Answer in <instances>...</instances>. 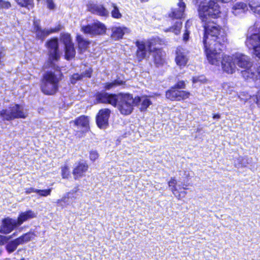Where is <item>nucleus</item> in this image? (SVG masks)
Wrapping results in <instances>:
<instances>
[{"label":"nucleus","mask_w":260,"mask_h":260,"mask_svg":"<svg viewBox=\"0 0 260 260\" xmlns=\"http://www.w3.org/2000/svg\"><path fill=\"white\" fill-rule=\"evenodd\" d=\"M48 58L44 65V69L52 68L55 72L47 71L42 77L41 89L46 95H54L58 90L59 83L61 80L62 74L58 71L59 67L56 64L60 58L58 40L53 38L46 42Z\"/></svg>","instance_id":"f257e3e1"},{"label":"nucleus","mask_w":260,"mask_h":260,"mask_svg":"<svg viewBox=\"0 0 260 260\" xmlns=\"http://www.w3.org/2000/svg\"><path fill=\"white\" fill-rule=\"evenodd\" d=\"M227 41L224 30L213 22L204 26L203 42L208 60L211 64H218L221 57L220 51Z\"/></svg>","instance_id":"f03ea898"},{"label":"nucleus","mask_w":260,"mask_h":260,"mask_svg":"<svg viewBox=\"0 0 260 260\" xmlns=\"http://www.w3.org/2000/svg\"><path fill=\"white\" fill-rule=\"evenodd\" d=\"M140 97L133 98L132 95L128 93H120L117 94L115 105L120 113L124 115H128L132 113L135 106L140 102Z\"/></svg>","instance_id":"7ed1b4c3"},{"label":"nucleus","mask_w":260,"mask_h":260,"mask_svg":"<svg viewBox=\"0 0 260 260\" xmlns=\"http://www.w3.org/2000/svg\"><path fill=\"white\" fill-rule=\"evenodd\" d=\"M220 13L218 4L215 0H210L209 3L201 4L199 8V14L201 19L204 22H209L210 18H216Z\"/></svg>","instance_id":"20e7f679"},{"label":"nucleus","mask_w":260,"mask_h":260,"mask_svg":"<svg viewBox=\"0 0 260 260\" xmlns=\"http://www.w3.org/2000/svg\"><path fill=\"white\" fill-rule=\"evenodd\" d=\"M234 59L236 66L244 69L242 71L243 77L245 79L252 78L254 79L255 76L257 77V71L255 73L252 72L251 67H252V62L250 58L247 55L241 53H237L234 55Z\"/></svg>","instance_id":"39448f33"},{"label":"nucleus","mask_w":260,"mask_h":260,"mask_svg":"<svg viewBox=\"0 0 260 260\" xmlns=\"http://www.w3.org/2000/svg\"><path fill=\"white\" fill-rule=\"evenodd\" d=\"M27 116L23 107L18 104L11 105L0 111V117L3 121H11L15 119L25 118Z\"/></svg>","instance_id":"423d86ee"},{"label":"nucleus","mask_w":260,"mask_h":260,"mask_svg":"<svg viewBox=\"0 0 260 260\" xmlns=\"http://www.w3.org/2000/svg\"><path fill=\"white\" fill-rule=\"evenodd\" d=\"M81 31L85 34L91 37L105 33L106 28L104 24L99 21L81 26Z\"/></svg>","instance_id":"0eeeda50"},{"label":"nucleus","mask_w":260,"mask_h":260,"mask_svg":"<svg viewBox=\"0 0 260 260\" xmlns=\"http://www.w3.org/2000/svg\"><path fill=\"white\" fill-rule=\"evenodd\" d=\"M221 57L220 58V61L218 64H213L214 65L219 66L220 63H221L222 70L224 72L228 74L234 73L236 70V66L234 59V55H223L220 51Z\"/></svg>","instance_id":"6e6552de"},{"label":"nucleus","mask_w":260,"mask_h":260,"mask_svg":"<svg viewBox=\"0 0 260 260\" xmlns=\"http://www.w3.org/2000/svg\"><path fill=\"white\" fill-rule=\"evenodd\" d=\"M135 44L137 47L136 57L139 61H141L145 58L148 54L152 51L151 42L149 41L146 42L137 41Z\"/></svg>","instance_id":"1a4fd4ad"},{"label":"nucleus","mask_w":260,"mask_h":260,"mask_svg":"<svg viewBox=\"0 0 260 260\" xmlns=\"http://www.w3.org/2000/svg\"><path fill=\"white\" fill-rule=\"evenodd\" d=\"M39 21L37 20L34 21V30L36 34L37 38L38 39L44 40L46 37L50 34L56 32L60 30V26H58L54 28L50 29H42L39 25Z\"/></svg>","instance_id":"9d476101"},{"label":"nucleus","mask_w":260,"mask_h":260,"mask_svg":"<svg viewBox=\"0 0 260 260\" xmlns=\"http://www.w3.org/2000/svg\"><path fill=\"white\" fill-rule=\"evenodd\" d=\"M189 95L190 93L189 92L179 90L174 87H172L170 89L167 90L166 93V98L172 101L184 100L188 98Z\"/></svg>","instance_id":"9b49d317"},{"label":"nucleus","mask_w":260,"mask_h":260,"mask_svg":"<svg viewBox=\"0 0 260 260\" xmlns=\"http://www.w3.org/2000/svg\"><path fill=\"white\" fill-rule=\"evenodd\" d=\"M111 113L109 109H103L99 111L96 117V122L100 128H105L108 125V119Z\"/></svg>","instance_id":"f8f14e48"},{"label":"nucleus","mask_w":260,"mask_h":260,"mask_svg":"<svg viewBox=\"0 0 260 260\" xmlns=\"http://www.w3.org/2000/svg\"><path fill=\"white\" fill-rule=\"evenodd\" d=\"M117 94H109L103 91L98 92L95 96L98 103L109 104L113 106L115 105Z\"/></svg>","instance_id":"ddd939ff"},{"label":"nucleus","mask_w":260,"mask_h":260,"mask_svg":"<svg viewBox=\"0 0 260 260\" xmlns=\"http://www.w3.org/2000/svg\"><path fill=\"white\" fill-rule=\"evenodd\" d=\"M16 220L10 218H6L3 220L2 224L0 227V233L4 234L10 233L13 229L17 226Z\"/></svg>","instance_id":"4468645a"},{"label":"nucleus","mask_w":260,"mask_h":260,"mask_svg":"<svg viewBox=\"0 0 260 260\" xmlns=\"http://www.w3.org/2000/svg\"><path fill=\"white\" fill-rule=\"evenodd\" d=\"M248 5L242 1H237L233 3L231 8L232 13L236 16H241L248 11Z\"/></svg>","instance_id":"2eb2a0df"},{"label":"nucleus","mask_w":260,"mask_h":260,"mask_svg":"<svg viewBox=\"0 0 260 260\" xmlns=\"http://www.w3.org/2000/svg\"><path fill=\"white\" fill-rule=\"evenodd\" d=\"M29 240L28 235L25 234L18 238L9 242L6 246V249L8 253H11L14 252L20 244Z\"/></svg>","instance_id":"dca6fc26"},{"label":"nucleus","mask_w":260,"mask_h":260,"mask_svg":"<svg viewBox=\"0 0 260 260\" xmlns=\"http://www.w3.org/2000/svg\"><path fill=\"white\" fill-rule=\"evenodd\" d=\"M188 51L181 47L178 48L176 51L175 61L177 64L180 67H184L188 60Z\"/></svg>","instance_id":"f3484780"},{"label":"nucleus","mask_w":260,"mask_h":260,"mask_svg":"<svg viewBox=\"0 0 260 260\" xmlns=\"http://www.w3.org/2000/svg\"><path fill=\"white\" fill-rule=\"evenodd\" d=\"M88 166L84 161H79L76 164L73 170V174L75 179L82 177L87 171Z\"/></svg>","instance_id":"a211bd4d"},{"label":"nucleus","mask_w":260,"mask_h":260,"mask_svg":"<svg viewBox=\"0 0 260 260\" xmlns=\"http://www.w3.org/2000/svg\"><path fill=\"white\" fill-rule=\"evenodd\" d=\"M87 7L88 10L93 14L104 17L109 15V11L103 5L89 4Z\"/></svg>","instance_id":"6ab92c4d"},{"label":"nucleus","mask_w":260,"mask_h":260,"mask_svg":"<svg viewBox=\"0 0 260 260\" xmlns=\"http://www.w3.org/2000/svg\"><path fill=\"white\" fill-rule=\"evenodd\" d=\"M179 3L177 4V8L173 9L169 16L176 19L181 18L184 15V12L185 8V4L182 2L183 0H178Z\"/></svg>","instance_id":"aec40b11"},{"label":"nucleus","mask_w":260,"mask_h":260,"mask_svg":"<svg viewBox=\"0 0 260 260\" xmlns=\"http://www.w3.org/2000/svg\"><path fill=\"white\" fill-rule=\"evenodd\" d=\"M36 216L37 213H35L34 211L31 210H27L24 212H21L19 214L17 220H16L17 225L20 226L24 222L27 221L28 219L35 218Z\"/></svg>","instance_id":"412c9836"},{"label":"nucleus","mask_w":260,"mask_h":260,"mask_svg":"<svg viewBox=\"0 0 260 260\" xmlns=\"http://www.w3.org/2000/svg\"><path fill=\"white\" fill-rule=\"evenodd\" d=\"M75 194L73 193L69 192L61 199L58 200L56 202L58 206L62 208L69 205L74 199H76Z\"/></svg>","instance_id":"4be33fe9"},{"label":"nucleus","mask_w":260,"mask_h":260,"mask_svg":"<svg viewBox=\"0 0 260 260\" xmlns=\"http://www.w3.org/2000/svg\"><path fill=\"white\" fill-rule=\"evenodd\" d=\"M128 30L126 27H113L112 28V38L115 40L120 39L125 33L128 32Z\"/></svg>","instance_id":"5701e85b"},{"label":"nucleus","mask_w":260,"mask_h":260,"mask_svg":"<svg viewBox=\"0 0 260 260\" xmlns=\"http://www.w3.org/2000/svg\"><path fill=\"white\" fill-rule=\"evenodd\" d=\"M77 41L78 44L79 49L81 52L85 51L90 44V42L84 39L81 35H78L77 36Z\"/></svg>","instance_id":"b1692460"},{"label":"nucleus","mask_w":260,"mask_h":260,"mask_svg":"<svg viewBox=\"0 0 260 260\" xmlns=\"http://www.w3.org/2000/svg\"><path fill=\"white\" fill-rule=\"evenodd\" d=\"M74 124L77 126L87 129L89 125V120L87 116H81L75 120Z\"/></svg>","instance_id":"393cba45"},{"label":"nucleus","mask_w":260,"mask_h":260,"mask_svg":"<svg viewBox=\"0 0 260 260\" xmlns=\"http://www.w3.org/2000/svg\"><path fill=\"white\" fill-rule=\"evenodd\" d=\"M251 162V159L247 157H239L234 159L235 166L237 168L245 167Z\"/></svg>","instance_id":"a878e982"},{"label":"nucleus","mask_w":260,"mask_h":260,"mask_svg":"<svg viewBox=\"0 0 260 260\" xmlns=\"http://www.w3.org/2000/svg\"><path fill=\"white\" fill-rule=\"evenodd\" d=\"M153 56L154 58V63L157 66L163 64L164 62V59L162 57V52L160 50H156L153 52Z\"/></svg>","instance_id":"bb28decb"},{"label":"nucleus","mask_w":260,"mask_h":260,"mask_svg":"<svg viewBox=\"0 0 260 260\" xmlns=\"http://www.w3.org/2000/svg\"><path fill=\"white\" fill-rule=\"evenodd\" d=\"M248 6L254 13L260 15V1L250 0L248 3Z\"/></svg>","instance_id":"cd10ccee"},{"label":"nucleus","mask_w":260,"mask_h":260,"mask_svg":"<svg viewBox=\"0 0 260 260\" xmlns=\"http://www.w3.org/2000/svg\"><path fill=\"white\" fill-rule=\"evenodd\" d=\"M75 54L76 51L74 44L65 46V56L67 59L69 60L73 58Z\"/></svg>","instance_id":"c85d7f7f"},{"label":"nucleus","mask_w":260,"mask_h":260,"mask_svg":"<svg viewBox=\"0 0 260 260\" xmlns=\"http://www.w3.org/2000/svg\"><path fill=\"white\" fill-rule=\"evenodd\" d=\"M124 83L125 82L121 80L116 79L111 82H108L105 83L104 85V88L107 90H110L118 86L123 85Z\"/></svg>","instance_id":"c756f323"},{"label":"nucleus","mask_w":260,"mask_h":260,"mask_svg":"<svg viewBox=\"0 0 260 260\" xmlns=\"http://www.w3.org/2000/svg\"><path fill=\"white\" fill-rule=\"evenodd\" d=\"M182 25V22L180 21H177L175 22L174 25L169 28L166 29L165 31H173L175 35H177L180 32Z\"/></svg>","instance_id":"7c9ffc66"},{"label":"nucleus","mask_w":260,"mask_h":260,"mask_svg":"<svg viewBox=\"0 0 260 260\" xmlns=\"http://www.w3.org/2000/svg\"><path fill=\"white\" fill-rule=\"evenodd\" d=\"M111 6L112 7V10L111 11L112 17L115 19L121 18L122 15L120 12L119 9L117 6L114 3H112Z\"/></svg>","instance_id":"2f4dec72"},{"label":"nucleus","mask_w":260,"mask_h":260,"mask_svg":"<svg viewBox=\"0 0 260 260\" xmlns=\"http://www.w3.org/2000/svg\"><path fill=\"white\" fill-rule=\"evenodd\" d=\"M140 101L138 103L139 104L141 102V107L140 108L141 111H144L152 104L150 100L146 97L140 98Z\"/></svg>","instance_id":"473e14b6"},{"label":"nucleus","mask_w":260,"mask_h":260,"mask_svg":"<svg viewBox=\"0 0 260 260\" xmlns=\"http://www.w3.org/2000/svg\"><path fill=\"white\" fill-rule=\"evenodd\" d=\"M60 40L64 44V46H69L73 43L72 42L71 37L69 34H63L61 35Z\"/></svg>","instance_id":"72a5a7b5"},{"label":"nucleus","mask_w":260,"mask_h":260,"mask_svg":"<svg viewBox=\"0 0 260 260\" xmlns=\"http://www.w3.org/2000/svg\"><path fill=\"white\" fill-rule=\"evenodd\" d=\"M168 184H169V187H171V190H172L173 193L175 196H177L176 192L177 191V188L176 187V185L177 184L176 180L174 178H171V180L169 182Z\"/></svg>","instance_id":"f704fd0d"},{"label":"nucleus","mask_w":260,"mask_h":260,"mask_svg":"<svg viewBox=\"0 0 260 260\" xmlns=\"http://www.w3.org/2000/svg\"><path fill=\"white\" fill-rule=\"evenodd\" d=\"M15 236V233H14L12 235L9 236H2L0 235V245H4L8 241V240H9L13 236Z\"/></svg>","instance_id":"c9c22d12"},{"label":"nucleus","mask_w":260,"mask_h":260,"mask_svg":"<svg viewBox=\"0 0 260 260\" xmlns=\"http://www.w3.org/2000/svg\"><path fill=\"white\" fill-rule=\"evenodd\" d=\"M82 79L81 74H74L70 78L71 83L73 84H75L78 81Z\"/></svg>","instance_id":"e433bc0d"},{"label":"nucleus","mask_w":260,"mask_h":260,"mask_svg":"<svg viewBox=\"0 0 260 260\" xmlns=\"http://www.w3.org/2000/svg\"><path fill=\"white\" fill-rule=\"evenodd\" d=\"M18 5L22 7H26L31 4L32 0H15Z\"/></svg>","instance_id":"4c0bfd02"},{"label":"nucleus","mask_w":260,"mask_h":260,"mask_svg":"<svg viewBox=\"0 0 260 260\" xmlns=\"http://www.w3.org/2000/svg\"><path fill=\"white\" fill-rule=\"evenodd\" d=\"M61 175L63 178H68L70 176L69 168L68 166H64L61 168Z\"/></svg>","instance_id":"58836bf2"},{"label":"nucleus","mask_w":260,"mask_h":260,"mask_svg":"<svg viewBox=\"0 0 260 260\" xmlns=\"http://www.w3.org/2000/svg\"><path fill=\"white\" fill-rule=\"evenodd\" d=\"M51 189H45V190H37V193L41 196L43 197H47L48 195H49L51 193Z\"/></svg>","instance_id":"ea45409f"},{"label":"nucleus","mask_w":260,"mask_h":260,"mask_svg":"<svg viewBox=\"0 0 260 260\" xmlns=\"http://www.w3.org/2000/svg\"><path fill=\"white\" fill-rule=\"evenodd\" d=\"M223 90L225 92L232 93L233 91V87H231L230 83H224L222 86Z\"/></svg>","instance_id":"a19ab883"},{"label":"nucleus","mask_w":260,"mask_h":260,"mask_svg":"<svg viewBox=\"0 0 260 260\" xmlns=\"http://www.w3.org/2000/svg\"><path fill=\"white\" fill-rule=\"evenodd\" d=\"M11 7V4L8 1L0 0V9H8Z\"/></svg>","instance_id":"79ce46f5"},{"label":"nucleus","mask_w":260,"mask_h":260,"mask_svg":"<svg viewBox=\"0 0 260 260\" xmlns=\"http://www.w3.org/2000/svg\"><path fill=\"white\" fill-rule=\"evenodd\" d=\"M206 79L203 76H199V77H195L192 79V82L193 83L201 82L203 83L205 81Z\"/></svg>","instance_id":"37998d69"},{"label":"nucleus","mask_w":260,"mask_h":260,"mask_svg":"<svg viewBox=\"0 0 260 260\" xmlns=\"http://www.w3.org/2000/svg\"><path fill=\"white\" fill-rule=\"evenodd\" d=\"M98 157H99V154L96 151L91 150L90 152L89 157L91 160L94 161L96 159H97L98 158Z\"/></svg>","instance_id":"c03bdc74"},{"label":"nucleus","mask_w":260,"mask_h":260,"mask_svg":"<svg viewBox=\"0 0 260 260\" xmlns=\"http://www.w3.org/2000/svg\"><path fill=\"white\" fill-rule=\"evenodd\" d=\"M92 72V70L91 69L89 68L86 70L85 72H83L81 74L82 78L84 77L90 78L91 76V74Z\"/></svg>","instance_id":"a18cd8bd"},{"label":"nucleus","mask_w":260,"mask_h":260,"mask_svg":"<svg viewBox=\"0 0 260 260\" xmlns=\"http://www.w3.org/2000/svg\"><path fill=\"white\" fill-rule=\"evenodd\" d=\"M173 87L178 90L180 89H184L185 87V82L183 81H180L178 82Z\"/></svg>","instance_id":"49530a36"},{"label":"nucleus","mask_w":260,"mask_h":260,"mask_svg":"<svg viewBox=\"0 0 260 260\" xmlns=\"http://www.w3.org/2000/svg\"><path fill=\"white\" fill-rule=\"evenodd\" d=\"M47 7L50 10H53L55 8V4L52 0H46Z\"/></svg>","instance_id":"de8ad7c7"},{"label":"nucleus","mask_w":260,"mask_h":260,"mask_svg":"<svg viewBox=\"0 0 260 260\" xmlns=\"http://www.w3.org/2000/svg\"><path fill=\"white\" fill-rule=\"evenodd\" d=\"M37 189H35L32 187H30L28 188L25 189V192L26 194H29L31 192H36L37 193Z\"/></svg>","instance_id":"09e8293b"},{"label":"nucleus","mask_w":260,"mask_h":260,"mask_svg":"<svg viewBox=\"0 0 260 260\" xmlns=\"http://www.w3.org/2000/svg\"><path fill=\"white\" fill-rule=\"evenodd\" d=\"M189 32L186 30L185 32L183 34V41L186 42L189 39Z\"/></svg>","instance_id":"8fccbe9b"},{"label":"nucleus","mask_w":260,"mask_h":260,"mask_svg":"<svg viewBox=\"0 0 260 260\" xmlns=\"http://www.w3.org/2000/svg\"><path fill=\"white\" fill-rule=\"evenodd\" d=\"M213 119H219L220 118V115L218 114H214L213 116Z\"/></svg>","instance_id":"3c124183"}]
</instances>
